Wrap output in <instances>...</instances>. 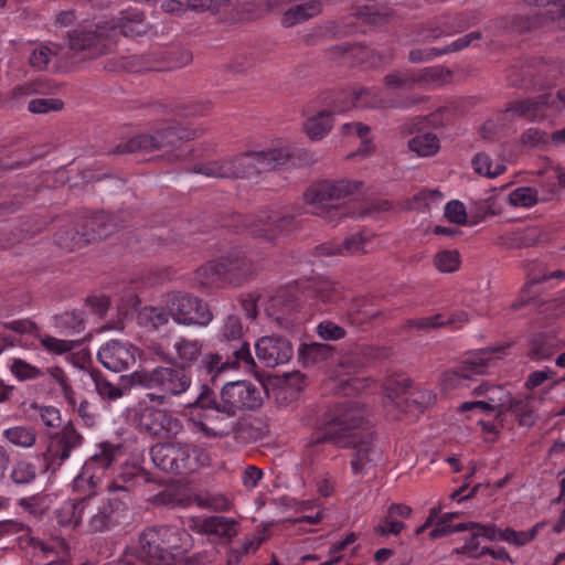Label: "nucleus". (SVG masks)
<instances>
[{
  "mask_svg": "<svg viewBox=\"0 0 565 565\" xmlns=\"http://www.w3.org/2000/svg\"><path fill=\"white\" fill-rule=\"evenodd\" d=\"M472 167L475 171L489 179H494L502 174L507 167L502 160L493 161L487 153H477L472 159Z\"/></svg>",
  "mask_w": 565,
  "mask_h": 565,
  "instance_id": "obj_39",
  "label": "nucleus"
},
{
  "mask_svg": "<svg viewBox=\"0 0 565 565\" xmlns=\"http://www.w3.org/2000/svg\"><path fill=\"white\" fill-rule=\"evenodd\" d=\"M186 407L190 409V420L195 431L206 438L221 439L237 429L236 415L225 413V405L206 384L200 386L198 396Z\"/></svg>",
  "mask_w": 565,
  "mask_h": 565,
  "instance_id": "obj_3",
  "label": "nucleus"
},
{
  "mask_svg": "<svg viewBox=\"0 0 565 565\" xmlns=\"http://www.w3.org/2000/svg\"><path fill=\"white\" fill-rule=\"evenodd\" d=\"M220 264H226L225 281L237 282L249 273V265L244 257L224 258Z\"/></svg>",
  "mask_w": 565,
  "mask_h": 565,
  "instance_id": "obj_49",
  "label": "nucleus"
},
{
  "mask_svg": "<svg viewBox=\"0 0 565 565\" xmlns=\"http://www.w3.org/2000/svg\"><path fill=\"white\" fill-rule=\"evenodd\" d=\"M151 481L149 473L136 463H124L120 466L116 477L107 486L110 495H116L117 492L121 493L125 501L129 492L139 484L148 483Z\"/></svg>",
  "mask_w": 565,
  "mask_h": 565,
  "instance_id": "obj_23",
  "label": "nucleus"
},
{
  "mask_svg": "<svg viewBox=\"0 0 565 565\" xmlns=\"http://www.w3.org/2000/svg\"><path fill=\"white\" fill-rule=\"evenodd\" d=\"M332 352V347L329 344L302 343L298 349V359L305 367H311L327 361Z\"/></svg>",
  "mask_w": 565,
  "mask_h": 565,
  "instance_id": "obj_34",
  "label": "nucleus"
},
{
  "mask_svg": "<svg viewBox=\"0 0 565 565\" xmlns=\"http://www.w3.org/2000/svg\"><path fill=\"white\" fill-rule=\"evenodd\" d=\"M553 66L545 63L543 60H533L520 66V74H516V68L510 70L508 79L514 86L529 87L531 85L547 84L550 78H553Z\"/></svg>",
  "mask_w": 565,
  "mask_h": 565,
  "instance_id": "obj_22",
  "label": "nucleus"
},
{
  "mask_svg": "<svg viewBox=\"0 0 565 565\" xmlns=\"http://www.w3.org/2000/svg\"><path fill=\"white\" fill-rule=\"evenodd\" d=\"M210 462V454L204 449L188 443L173 441L171 473H188L199 467L209 466Z\"/></svg>",
  "mask_w": 565,
  "mask_h": 565,
  "instance_id": "obj_19",
  "label": "nucleus"
},
{
  "mask_svg": "<svg viewBox=\"0 0 565 565\" xmlns=\"http://www.w3.org/2000/svg\"><path fill=\"white\" fill-rule=\"evenodd\" d=\"M189 526L196 533L226 541L233 539L238 532L237 522L222 515L192 518Z\"/></svg>",
  "mask_w": 565,
  "mask_h": 565,
  "instance_id": "obj_20",
  "label": "nucleus"
},
{
  "mask_svg": "<svg viewBox=\"0 0 565 565\" xmlns=\"http://www.w3.org/2000/svg\"><path fill=\"white\" fill-rule=\"evenodd\" d=\"M543 526L544 523L540 522L527 531H515L512 527H505L502 530L501 541L515 547H522L532 542Z\"/></svg>",
  "mask_w": 565,
  "mask_h": 565,
  "instance_id": "obj_43",
  "label": "nucleus"
},
{
  "mask_svg": "<svg viewBox=\"0 0 565 565\" xmlns=\"http://www.w3.org/2000/svg\"><path fill=\"white\" fill-rule=\"evenodd\" d=\"M10 371L19 381L35 380L44 376V371L22 359H12Z\"/></svg>",
  "mask_w": 565,
  "mask_h": 565,
  "instance_id": "obj_50",
  "label": "nucleus"
},
{
  "mask_svg": "<svg viewBox=\"0 0 565 565\" xmlns=\"http://www.w3.org/2000/svg\"><path fill=\"white\" fill-rule=\"evenodd\" d=\"M312 213L322 217L327 223L337 225L339 221L349 214L348 209L339 204L311 205Z\"/></svg>",
  "mask_w": 565,
  "mask_h": 565,
  "instance_id": "obj_52",
  "label": "nucleus"
},
{
  "mask_svg": "<svg viewBox=\"0 0 565 565\" xmlns=\"http://www.w3.org/2000/svg\"><path fill=\"white\" fill-rule=\"evenodd\" d=\"M129 382L131 386L158 388L164 396H179L190 388L192 380L182 369L157 366L151 371L131 373Z\"/></svg>",
  "mask_w": 565,
  "mask_h": 565,
  "instance_id": "obj_5",
  "label": "nucleus"
},
{
  "mask_svg": "<svg viewBox=\"0 0 565 565\" xmlns=\"http://www.w3.org/2000/svg\"><path fill=\"white\" fill-rule=\"evenodd\" d=\"M559 348L555 335L540 332L530 341L529 356L533 361L548 360Z\"/></svg>",
  "mask_w": 565,
  "mask_h": 565,
  "instance_id": "obj_32",
  "label": "nucleus"
},
{
  "mask_svg": "<svg viewBox=\"0 0 565 565\" xmlns=\"http://www.w3.org/2000/svg\"><path fill=\"white\" fill-rule=\"evenodd\" d=\"M460 514L458 512L445 513L441 516H437L434 522V529L429 532V537L435 540L443 536H446L449 533H452V520L458 518Z\"/></svg>",
  "mask_w": 565,
  "mask_h": 565,
  "instance_id": "obj_60",
  "label": "nucleus"
},
{
  "mask_svg": "<svg viewBox=\"0 0 565 565\" xmlns=\"http://www.w3.org/2000/svg\"><path fill=\"white\" fill-rule=\"evenodd\" d=\"M68 46L74 52L97 57L113 52L116 41L108 24H87L68 33Z\"/></svg>",
  "mask_w": 565,
  "mask_h": 565,
  "instance_id": "obj_8",
  "label": "nucleus"
},
{
  "mask_svg": "<svg viewBox=\"0 0 565 565\" xmlns=\"http://www.w3.org/2000/svg\"><path fill=\"white\" fill-rule=\"evenodd\" d=\"M172 319L167 307V298L158 306H146L138 311L137 322L149 331H157Z\"/></svg>",
  "mask_w": 565,
  "mask_h": 565,
  "instance_id": "obj_29",
  "label": "nucleus"
},
{
  "mask_svg": "<svg viewBox=\"0 0 565 565\" xmlns=\"http://www.w3.org/2000/svg\"><path fill=\"white\" fill-rule=\"evenodd\" d=\"M440 71L426 67L419 71L402 70L387 74L384 84L392 89L408 90L415 86H424L439 79Z\"/></svg>",
  "mask_w": 565,
  "mask_h": 565,
  "instance_id": "obj_21",
  "label": "nucleus"
},
{
  "mask_svg": "<svg viewBox=\"0 0 565 565\" xmlns=\"http://www.w3.org/2000/svg\"><path fill=\"white\" fill-rule=\"evenodd\" d=\"M487 397L489 412L494 409H508V405L512 402L510 393L507 392L502 386L487 387Z\"/></svg>",
  "mask_w": 565,
  "mask_h": 565,
  "instance_id": "obj_56",
  "label": "nucleus"
},
{
  "mask_svg": "<svg viewBox=\"0 0 565 565\" xmlns=\"http://www.w3.org/2000/svg\"><path fill=\"white\" fill-rule=\"evenodd\" d=\"M161 531L167 564L174 559L175 554L186 552L191 547V535L184 529L161 525Z\"/></svg>",
  "mask_w": 565,
  "mask_h": 565,
  "instance_id": "obj_26",
  "label": "nucleus"
},
{
  "mask_svg": "<svg viewBox=\"0 0 565 565\" xmlns=\"http://www.w3.org/2000/svg\"><path fill=\"white\" fill-rule=\"evenodd\" d=\"M127 502L117 495L98 499L85 497V512L89 513V533H102L117 526L127 513Z\"/></svg>",
  "mask_w": 565,
  "mask_h": 565,
  "instance_id": "obj_9",
  "label": "nucleus"
},
{
  "mask_svg": "<svg viewBox=\"0 0 565 565\" xmlns=\"http://www.w3.org/2000/svg\"><path fill=\"white\" fill-rule=\"evenodd\" d=\"M83 443V435L71 422L61 429L50 434L46 450L43 452L46 468L52 471L60 469L70 459L72 452L78 449Z\"/></svg>",
  "mask_w": 565,
  "mask_h": 565,
  "instance_id": "obj_13",
  "label": "nucleus"
},
{
  "mask_svg": "<svg viewBox=\"0 0 565 565\" xmlns=\"http://www.w3.org/2000/svg\"><path fill=\"white\" fill-rule=\"evenodd\" d=\"M194 137V130L188 128L168 127L166 131L158 130L154 135L135 136L130 138L125 145L117 146L116 152L149 153L164 148H175L179 142L191 140Z\"/></svg>",
  "mask_w": 565,
  "mask_h": 565,
  "instance_id": "obj_11",
  "label": "nucleus"
},
{
  "mask_svg": "<svg viewBox=\"0 0 565 565\" xmlns=\"http://www.w3.org/2000/svg\"><path fill=\"white\" fill-rule=\"evenodd\" d=\"M445 217L454 224L465 225L467 223L466 206L459 200H451L445 205Z\"/></svg>",
  "mask_w": 565,
  "mask_h": 565,
  "instance_id": "obj_61",
  "label": "nucleus"
},
{
  "mask_svg": "<svg viewBox=\"0 0 565 565\" xmlns=\"http://www.w3.org/2000/svg\"><path fill=\"white\" fill-rule=\"evenodd\" d=\"M243 335V326L236 315H228L218 329V339L225 342H241Z\"/></svg>",
  "mask_w": 565,
  "mask_h": 565,
  "instance_id": "obj_48",
  "label": "nucleus"
},
{
  "mask_svg": "<svg viewBox=\"0 0 565 565\" xmlns=\"http://www.w3.org/2000/svg\"><path fill=\"white\" fill-rule=\"evenodd\" d=\"M316 297L324 303L333 302L339 295L338 285L328 279H317L310 286Z\"/></svg>",
  "mask_w": 565,
  "mask_h": 565,
  "instance_id": "obj_54",
  "label": "nucleus"
},
{
  "mask_svg": "<svg viewBox=\"0 0 565 565\" xmlns=\"http://www.w3.org/2000/svg\"><path fill=\"white\" fill-rule=\"evenodd\" d=\"M316 332L319 338L326 341H338L345 337L344 328L330 320H323L318 323Z\"/></svg>",
  "mask_w": 565,
  "mask_h": 565,
  "instance_id": "obj_59",
  "label": "nucleus"
},
{
  "mask_svg": "<svg viewBox=\"0 0 565 565\" xmlns=\"http://www.w3.org/2000/svg\"><path fill=\"white\" fill-rule=\"evenodd\" d=\"M121 455L119 445L104 441L97 445L95 452L85 461L81 472L74 478L73 487L76 491L85 492L96 488L103 480L105 471Z\"/></svg>",
  "mask_w": 565,
  "mask_h": 565,
  "instance_id": "obj_7",
  "label": "nucleus"
},
{
  "mask_svg": "<svg viewBox=\"0 0 565 565\" xmlns=\"http://www.w3.org/2000/svg\"><path fill=\"white\" fill-rule=\"evenodd\" d=\"M94 382L97 394L102 398H107L109 401H117L121 398L125 394H127L129 391V388L127 387L116 386L111 382L102 377H96Z\"/></svg>",
  "mask_w": 565,
  "mask_h": 565,
  "instance_id": "obj_58",
  "label": "nucleus"
},
{
  "mask_svg": "<svg viewBox=\"0 0 565 565\" xmlns=\"http://www.w3.org/2000/svg\"><path fill=\"white\" fill-rule=\"evenodd\" d=\"M372 248L373 234L367 231L353 234L343 242L345 255H360L370 252Z\"/></svg>",
  "mask_w": 565,
  "mask_h": 565,
  "instance_id": "obj_44",
  "label": "nucleus"
},
{
  "mask_svg": "<svg viewBox=\"0 0 565 565\" xmlns=\"http://www.w3.org/2000/svg\"><path fill=\"white\" fill-rule=\"evenodd\" d=\"M257 359L267 367H276L288 363L294 349L290 341L279 335H264L255 343Z\"/></svg>",
  "mask_w": 565,
  "mask_h": 565,
  "instance_id": "obj_18",
  "label": "nucleus"
},
{
  "mask_svg": "<svg viewBox=\"0 0 565 565\" xmlns=\"http://www.w3.org/2000/svg\"><path fill=\"white\" fill-rule=\"evenodd\" d=\"M151 461L160 470L171 473L172 469V455H173V441L172 443H159L153 445L149 451Z\"/></svg>",
  "mask_w": 565,
  "mask_h": 565,
  "instance_id": "obj_46",
  "label": "nucleus"
},
{
  "mask_svg": "<svg viewBox=\"0 0 565 565\" xmlns=\"http://www.w3.org/2000/svg\"><path fill=\"white\" fill-rule=\"evenodd\" d=\"M49 375V383L54 384L60 392L63 394L64 398L67 401V403L76 407V397L75 392L70 383V380L64 372V370L60 366H52L47 367L44 372V375Z\"/></svg>",
  "mask_w": 565,
  "mask_h": 565,
  "instance_id": "obj_38",
  "label": "nucleus"
},
{
  "mask_svg": "<svg viewBox=\"0 0 565 565\" xmlns=\"http://www.w3.org/2000/svg\"><path fill=\"white\" fill-rule=\"evenodd\" d=\"M498 349L480 350L467 358L458 367L448 371L443 376L445 388L463 387L465 382L476 375L484 374L493 363L492 354Z\"/></svg>",
  "mask_w": 565,
  "mask_h": 565,
  "instance_id": "obj_15",
  "label": "nucleus"
},
{
  "mask_svg": "<svg viewBox=\"0 0 565 565\" xmlns=\"http://www.w3.org/2000/svg\"><path fill=\"white\" fill-rule=\"evenodd\" d=\"M173 349L175 352L174 362L183 370L184 367L192 366L199 360L202 355L203 343L198 339L180 337L173 343ZM168 361L173 362L172 360Z\"/></svg>",
  "mask_w": 565,
  "mask_h": 565,
  "instance_id": "obj_31",
  "label": "nucleus"
},
{
  "mask_svg": "<svg viewBox=\"0 0 565 565\" xmlns=\"http://www.w3.org/2000/svg\"><path fill=\"white\" fill-rule=\"evenodd\" d=\"M404 527L405 524L402 521L385 514L383 520L374 526L373 532L377 536L398 535Z\"/></svg>",
  "mask_w": 565,
  "mask_h": 565,
  "instance_id": "obj_64",
  "label": "nucleus"
},
{
  "mask_svg": "<svg viewBox=\"0 0 565 565\" xmlns=\"http://www.w3.org/2000/svg\"><path fill=\"white\" fill-rule=\"evenodd\" d=\"M163 537L161 526L143 530L139 536L138 556L148 565H166Z\"/></svg>",
  "mask_w": 565,
  "mask_h": 565,
  "instance_id": "obj_24",
  "label": "nucleus"
},
{
  "mask_svg": "<svg viewBox=\"0 0 565 565\" xmlns=\"http://www.w3.org/2000/svg\"><path fill=\"white\" fill-rule=\"evenodd\" d=\"M236 222L250 235L267 241L295 228V216L281 210L264 209L253 215H238Z\"/></svg>",
  "mask_w": 565,
  "mask_h": 565,
  "instance_id": "obj_6",
  "label": "nucleus"
},
{
  "mask_svg": "<svg viewBox=\"0 0 565 565\" xmlns=\"http://www.w3.org/2000/svg\"><path fill=\"white\" fill-rule=\"evenodd\" d=\"M226 264L211 262L198 270V279L202 286L218 287L225 281Z\"/></svg>",
  "mask_w": 565,
  "mask_h": 565,
  "instance_id": "obj_40",
  "label": "nucleus"
},
{
  "mask_svg": "<svg viewBox=\"0 0 565 565\" xmlns=\"http://www.w3.org/2000/svg\"><path fill=\"white\" fill-rule=\"evenodd\" d=\"M352 107H387V103L377 97V90L363 88L354 93Z\"/></svg>",
  "mask_w": 565,
  "mask_h": 565,
  "instance_id": "obj_57",
  "label": "nucleus"
},
{
  "mask_svg": "<svg viewBox=\"0 0 565 565\" xmlns=\"http://www.w3.org/2000/svg\"><path fill=\"white\" fill-rule=\"evenodd\" d=\"M40 343L47 353L53 355H62L71 352L76 344L75 341L57 339L51 335L41 337Z\"/></svg>",
  "mask_w": 565,
  "mask_h": 565,
  "instance_id": "obj_55",
  "label": "nucleus"
},
{
  "mask_svg": "<svg viewBox=\"0 0 565 565\" xmlns=\"http://www.w3.org/2000/svg\"><path fill=\"white\" fill-rule=\"evenodd\" d=\"M63 108V102L58 98H35L29 102L28 109L34 114H46Z\"/></svg>",
  "mask_w": 565,
  "mask_h": 565,
  "instance_id": "obj_62",
  "label": "nucleus"
},
{
  "mask_svg": "<svg viewBox=\"0 0 565 565\" xmlns=\"http://www.w3.org/2000/svg\"><path fill=\"white\" fill-rule=\"evenodd\" d=\"M332 125L331 113L321 111L306 120L303 130L311 140H320L330 131Z\"/></svg>",
  "mask_w": 565,
  "mask_h": 565,
  "instance_id": "obj_37",
  "label": "nucleus"
},
{
  "mask_svg": "<svg viewBox=\"0 0 565 565\" xmlns=\"http://www.w3.org/2000/svg\"><path fill=\"white\" fill-rule=\"evenodd\" d=\"M167 307L172 320L178 324L207 327L213 320L209 305L195 296L183 292L169 294Z\"/></svg>",
  "mask_w": 565,
  "mask_h": 565,
  "instance_id": "obj_12",
  "label": "nucleus"
},
{
  "mask_svg": "<svg viewBox=\"0 0 565 565\" xmlns=\"http://www.w3.org/2000/svg\"><path fill=\"white\" fill-rule=\"evenodd\" d=\"M36 477V467L29 461L19 460L12 467L10 478L15 484H29Z\"/></svg>",
  "mask_w": 565,
  "mask_h": 565,
  "instance_id": "obj_53",
  "label": "nucleus"
},
{
  "mask_svg": "<svg viewBox=\"0 0 565 565\" xmlns=\"http://www.w3.org/2000/svg\"><path fill=\"white\" fill-rule=\"evenodd\" d=\"M322 12L321 0H302L284 10L280 24L285 29L305 23Z\"/></svg>",
  "mask_w": 565,
  "mask_h": 565,
  "instance_id": "obj_25",
  "label": "nucleus"
},
{
  "mask_svg": "<svg viewBox=\"0 0 565 565\" xmlns=\"http://www.w3.org/2000/svg\"><path fill=\"white\" fill-rule=\"evenodd\" d=\"M408 148L420 157H430L438 152L440 143L435 134L427 132L409 139Z\"/></svg>",
  "mask_w": 565,
  "mask_h": 565,
  "instance_id": "obj_42",
  "label": "nucleus"
},
{
  "mask_svg": "<svg viewBox=\"0 0 565 565\" xmlns=\"http://www.w3.org/2000/svg\"><path fill=\"white\" fill-rule=\"evenodd\" d=\"M2 436L15 447L31 448L35 445L38 434L35 428L31 426L19 425L7 428Z\"/></svg>",
  "mask_w": 565,
  "mask_h": 565,
  "instance_id": "obj_36",
  "label": "nucleus"
},
{
  "mask_svg": "<svg viewBox=\"0 0 565 565\" xmlns=\"http://www.w3.org/2000/svg\"><path fill=\"white\" fill-rule=\"evenodd\" d=\"M291 158L287 146L268 148L262 151H249L230 159L216 160L200 164L194 172L210 178L231 179L244 178L279 168Z\"/></svg>",
  "mask_w": 565,
  "mask_h": 565,
  "instance_id": "obj_2",
  "label": "nucleus"
},
{
  "mask_svg": "<svg viewBox=\"0 0 565 565\" xmlns=\"http://www.w3.org/2000/svg\"><path fill=\"white\" fill-rule=\"evenodd\" d=\"M358 182L349 180H323L312 184L303 194L309 205L335 204L352 195L359 188Z\"/></svg>",
  "mask_w": 565,
  "mask_h": 565,
  "instance_id": "obj_16",
  "label": "nucleus"
},
{
  "mask_svg": "<svg viewBox=\"0 0 565 565\" xmlns=\"http://www.w3.org/2000/svg\"><path fill=\"white\" fill-rule=\"evenodd\" d=\"M166 403L164 395L147 393L132 408V422L136 427L152 436L174 437L179 435L183 425L181 420L166 409L161 408Z\"/></svg>",
  "mask_w": 565,
  "mask_h": 565,
  "instance_id": "obj_4",
  "label": "nucleus"
},
{
  "mask_svg": "<svg viewBox=\"0 0 565 565\" xmlns=\"http://www.w3.org/2000/svg\"><path fill=\"white\" fill-rule=\"evenodd\" d=\"M111 33L114 34V40L116 41V36L121 34L124 36H139L147 32V24L145 22V15L142 12L131 9L127 10L122 13L116 25L109 26Z\"/></svg>",
  "mask_w": 565,
  "mask_h": 565,
  "instance_id": "obj_28",
  "label": "nucleus"
},
{
  "mask_svg": "<svg viewBox=\"0 0 565 565\" xmlns=\"http://www.w3.org/2000/svg\"><path fill=\"white\" fill-rule=\"evenodd\" d=\"M139 353V349L129 342L110 340L99 348L97 359L106 369L121 372L136 363Z\"/></svg>",
  "mask_w": 565,
  "mask_h": 565,
  "instance_id": "obj_17",
  "label": "nucleus"
},
{
  "mask_svg": "<svg viewBox=\"0 0 565 565\" xmlns=\"http://www.w3.org/2000/svg\"><path fill=\"white\" fill-rule=\"evenodd\" d=\"M225 413L236 415L238 411L255 409L262 405L259 390L247 381L226 383L221 390V401Z\"/></svg>",
  "mask_w": 565,
  "mask_h": 565,
  "instance_id": "obj_14",
  "label": "nucleus"
},
{
  "mask_svg": "<svg viewBox=\"0 0 565 565\" xmlns=\"http://www.w3.org/2000/svg\"><path fill=\"white\" fill-rule=\"evenodd\" d=\"M83 512H85V497L62 502L55 510V518L60 526L75 530L83 526Z\"/></svg>",
  "mask_w": 565,
  "mask_h": 565,
  "instance_id": "obj_27",
  "label": "nucleus"
},
{
  "mask_svg": "<svg viewBox=\"0 0 565 565\" xmlns=\"http://www.w3.org/2000/svg\"><path fill=\"white\" fill-rule=\"evenodd\" d=\"M380 315V310L369 299H358L348 308V316L352 323L362 324Z\"/></svg>",
  "mask_w": 565,
  "mask_h": 565,
  "instance_id": "obj_41",
  "label": "nucleus"
},
{
  "mask_svg": "<svg viewBox=\"0 0 565 565\" xmlns=\"http://www.w3.org/2000/svg\"><path fill=\"white\" fill-rule=\"evenodd\" d=\"M369 413L360 403L348 401L339 404L320 422L315 431L303 439V455L318 456L326 443L338 448L353 447L351 460L353 475L365 476L380 460V451L369 429Z\"/></svg>",
  "mask_w": 565,
  "mask_h": 565,
  "instance_id": "obj_1",
  "label": "nucleus"
},
{
  "mask_svg": "<svg viewBox=\"0 0 565 565\" xmlns=\"http://www.w3.org/2000/svg\"><path fill=\"white\" fill-rule=\"evenodd\" d=\"M513 206L531 207L539 201L537 190L531 186H521L513 190L508 198Z\"/></svg>",
  "mask_w": 565,
  "mask_h": 565,
  "instance_id": "obj_51",
  "label": "nucleus"
},
{
  "mask_svg": "<svg viewBox=\"0 0 565 565\" xmlns=\"http://www.w3.org/2000/svg\"><path fill=\"white\" fill-rule=\"evenodd\" d=\"M111 233L105 223V216L86 217L78 224L60 228L55 234V243L64 250L79 249L90 242L100 239Z\"/></svg>",
  "mask_w": 565,
  "mask_h": 565,
  "instance_id": "obj_10",
  "label": "nucleus"
},
{
  "mask_svg": "<svg viewBox=\"0 0 565 565\" xmlns=\"http://www.w3.org/2000/svg\"><path fill=\"white\" fill-rule=\"evenodd\" d=\"M387 397L394 402L397 398L396 404H399V401H404L407 404V412H417L422 413L426 407L434 405L436 401V395L425 388H415L411 392H404L401 396H393L391 393H387Z\"/></svg>",
  "mask_w": 565,
  "mask_h": 565,
  "instance_id": "obj_33",
  "label": "nucleus"
},
{
  "mask_svg": "<svg viewBox=\"0 0 565 565\" xmlns=\"http://www.w3.org/2000/svg\"><path fill=\"white\" fill-rule=\"evenodd\" d=\"M433 264L439 273L451 274L459 270L461 255L457 249H443L434 256Z\"/></svg>",
  "mask_w": 565,
  "mask_h": 565,
  "instance_id": "obj_45",
  "label": "nucleus"
},
{
  "mask_svg": "<svg viewBox=\"0 0 565 565\" xmlns=\"http://www.w3.org/2000/svg\"><path fill=\"white\" fill-rule=\"evenodd\" d=\"M519 418L521 426H532L535 422L534 408L530 397H513L512 402L508 405V409Z\"/></svg>",
  "mask_w": 565,
  "mask_h": 565,
  "instance_id": "obj_47",
  "label": "nucleus"
},
{
  "mask_svg": "<svg viewBox=\"0 0 565 565\" xmlns=\"http://www.w3.org/2000/svg\"><path fill=\"white\" fill-rule=\"evenodd\" d=\"M201 366L206 371V373L214 375L232 367L231 363L223 361V358L217 353H206L203 355Z\"/></svg>",
  "mask_w": 565,
  "mask_h": 565,
  "instance_id": "obj_63",
  "label": "nucleus"
},
{
  "mask_svg": "<svg viewBox=\"0 0 565 565\" xmlns=\"http://www.w3.org/2000/svg\"><path fill=\"white\" fill-rule=\"evenodd\" d=\"M550 109L548 95L542 94L534 98L513 102L507 108V111L513 113L516 117H524L530 120H536L544 117L543 113Z\"/></svg>",
  "mask_w": 565,
  "mask_h": 565,
  "instance_id": "obj_30",
  "label": "nucleus"
},
{
  "mask_svg": "<svg viewBox=\"0 0 565 565\" xmlns=\"http://www.w3.org/2000/svg\"><path fill=\"white\" fill-rule=\"evenodd\" d=\"M558 173L559 164H555L552 161H546L544 166L535 172L539 177L536 183L543 193V200H548L556 193L558 189Z\"/></svg>",
  "mask_w": 565,
  "mask_h": 565,
  "instance_id": "obj_35",
  "label": "nucleus"
}]
</instances>
